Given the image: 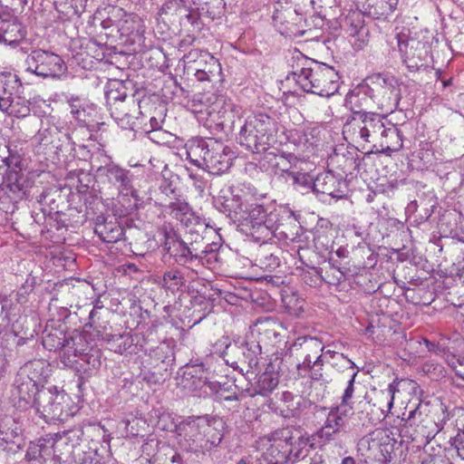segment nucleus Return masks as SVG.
I'll list each match as a JSON object with an SVG mask.
<instances>
[{
	"instance_id": "2eb2a0df",
	"label": "nucleus",
	"mask_w": 464,
	"mask_h": 464,
	"mask_svg": "<svg viewBox=\"0 0 464 464\" xmlns=\"http://www.w3.org/2000/svg\"><path fill=\"white\" fill-rule=\"evenodd\" d=\"M373 88H370L372 92H375L374 97L381 96L378 102L383 107L391 105L396 106L399 100V90L396 87V81L393 77H388L377 74L371 78Z\"/></svg>"
},
{
	"instance_id": "6e6d98bb",
	"label": "nucleus",
	"mask_w": 464,
	"mask_h": 464,
	"mask_svg": "<svg viewBox=\"0 0 464 464\" xmlns=\"http://www.w3.org/2000/svg\"><path fill=\"white\" fill-rule=\"evenodd\" d=\"M342 158L344 159V163L342 165V169L344 172L352 173L359 169L360 159L358 156L354 157L353 153L348 151L347 154H343Z\"/></svg>"
},
{
	"instance_id": "9d476101",
	"label": "nucleus",
	"mask_w": 464,
	"mask_h": 464,
	"mask_svg": "<svg viewBox=\"0 0 464 464\" xmlns=\"http://www.w3.org/2000/svg\"><path fill=\"white\" fill-rule=\"evenodd\" d=\"M215 202L218 208L231 220L242 221V215L246 207V194L239 185L221 189Z\"/></svg>"
},
{
	"instance_id": "cd10ccee",
	"label": "nucleus",
	"mask_w": 464,
	"mask_h": 464,
	"mask_svg": "<svg viewBox=\"0 0 464 464\" xmlns=\"http://www.w3.org/2000/svg\"><path fill=\"white\" fill-rule=\"evenodd\" d=\"M275 250H277L276 246L263 241L256 253V265L264 270L274 271L280 264L279 257L276 255Z\"/></svg>"
},
{
	"instance_id": "6e6552de",
	"label": "nucleus",
	"mask_w": 464,
	"mask_h": 464,
	"mask_svg": "<svg viewBox=\"0 0 464 464\" xmlns=\"http://www.w3.org/2000/svg\"><path fill=\"white\" fill-rule=\"evenodd\" d=\"M65 394L57 391L56 387H42L34 393L32 406L36 414L46 422L62 420L63 419V402Z\"/></svg>"
},
{
	"instance_id": "de8ad7c7",
	"label": "nucleus",
	"mask_w": 464,
	"mask_h": 464,
	"mask_svg": "<svg viewBox=\"0 0 464 464\" xmlns=\"http://www.w3.org/2000/svg\"><path fill=\"white\" fill-rule=\"evenodd\" d=\"M149 356L156 362H164L167 359L172 356V351L167 343H160L155 347L149 350Z\"/></svg>"
},
{
	"instance_id": "a19ab883",
	"label": "nucleus",
	"mask_w": 464,
	"mask_h": 464,
	"mask_svg": "<svg viewBox=\"0 0 464 464\" xmlns=\"http://www.w3.org/2000/svg\"><path fill=\"white\" fill-rule=\"evenodd\" d=\"M351 410L352 407L339 405L330 411L325 422L331 424L333 428L340 432L341 429L346 424L347 416Z\"/></svg>"
},
{
	"instance_id": "4be33fe9",
	"label": "nucleus",
	"mask_w": 464,
	"mask_h": 464,
	"mask_svg": "<svg viewBox=\"0 0 464 464\" xmlns=\"http://www.w3.org/2000/svg\"><path fill=\"white\" fill-rule=\"evenodd\" d=\"M111 115L121 128H131L135 116L132 112L137 111L136 101L130 96L127 102H114L110 106Z\"/></svg>"
},
{
	"instance_id": "79ce46f5",
	"label": "nucleus",
	"mask_w": 464,
	"mask_h": 464,
	"mask_svg": "<svg viewBox=\"0 0 464 464\" xmlns=\"http://www.w3.org/2000/svg\"><path fill=\"white\" fill-rule=\"evenodd\" d=\"M285 181L290 183L294 188L304 193V190L313 189L314 179L309 174L299 171H292L285 177Z\"/></svg>"
},
{
	"instance_id": "72a5a7b5",
	"label": "nucleus",
	"mask_w": 464,
	"mask_h": 464,
	"mask_svg": "<svg viewBox=\"0 0 464 464\" xmlns=\"http://www.w3.org/2000/svg\"><path fill=\"white\" fill-rule=\"evenodd\" d=\"M102 340L108 348L114 353L122 354L126 352L132 353L133 338L128 334H112L110 333H100Z\"/></svg>"
},
{
	"instance_id": "e433bc0d",
	"label": "nucleus",
	"mask_w": 464,
	"mask_h": 464,
	"mask_svg": "<svg viewBox=\"0 0 464 464\" xmlns=\"http://www.w3.org/2000/svg\"><path fill=\"white\" fill-rule=\"evenodd\" d=\"M395 386L390 383L386 389L375 392L372 405L386 416L392 410L394 401Z\"/></svg>"
},
{
	"instance_id": "412c9836",
	"label": "nucleus",
	"mask_w": 464,
	"mask_h": 464,
	"mask_svg": "<svg viewBox=\"0 0 464 464\" xmlns=\"http://www.w3.org/2000/svg\"><path fill=\"white\" fill-rule=\"evenodd\" d=\"M208 103L207 113L211 121L223 126L233 112V103L225 96L210 94L206 98Z\"/></svg>"
},
{
	"instance_id": "0eeeda50",
	"label": "nucleus",
	"mask_w": 464,
	"mask_h": 464,
	"mask_svg": "<svg viewBox=\"0 0 464 464\" xmlns=\"http://www.w3.org/2000/svg\"><path fill=\"white\" fill-rule=\"evenodd\" d=\"M207 231V224L199 219L192 226L187 227L183 237L184 244L188 248L187 251L202 265L210 264L212 260H216L215 249L206 238Z\"/></svg>"
},
{
	"instance_id": "7c9ffc66",
	"label": "nucleus",
	"mask_w": 464,
	"mask_h": 464,
	"mask_svg": "<svg viewBox=\"0 0 464 464\" xmlns=\"http://www.w3.org/2000/svg\"><path fill=\"white\" fill-rule=\"evenodd\" d=\"M346 33L353 38L352 44L356 50H362L368 44L369 30L366 28L362 21L357 17L356 19L349 17L346 19Z\"/></svg>"
},
{
	"instance_id": "ddd939ff",
	"label": "nucleus",
	"mask_w": 464,
	"mask_h": 464,
	"mask_svg": "<svg viewBox=\"0 0 464 464\" xmlns=\"http://www.w3.org/2000/svg\"><path fill=\"white\" fill-rule=\"evenodd\" d=\"M324 351V345L320 340L310 336H300L295 339L291 346V352L303 357V362L297 364V374L304 377L312 357L317 358Z\"/></svg>"
},
{
	"instance_id": "09e8293b",
	"label": "nucleus",
	"mask_w": 464,
	"mask_h": 464,
	"mask_svg": "<svg viewBox=\"0 0 464 464\" xmlns=\"http://www.w3.org/2000/svg\"><path fill=\"white\" fill-rule=\"evenodd\" d=\"M203 428H205V430H206V435H205L206 449H204V451H205V450H209L213 447L218 446L222 440V435L208 423H203Z\"/></svg>"
},
{
	"instance_id": "e2e57ef3",
	"label": "nucleus",
	"mask_w": 464,
	"mask_h": 464,
	"mask_svg": "<svg viewBox=\"0 0 464 464\" xmlns=\"http://www.w3.org/2000/svg\"><path fill=\"white\" fill-rule=\"evenodd\" d=\"M313 275H304L303 279L309 285H316L322 282V276L316 270H313Z\"/></svg>"
},
{
	"instance_id": "393cba45",
	"label": "nucleus",
	"mask_w": 464,
	"mask_h": 464,
	"mask_svg": "<svg viewBox=\"0 0 464 464\" xmlns=\"http://www.w3.org/2000/svg\"><path fill=\"white\" fill-rule=\"evenodd\" d=\"M21 24L14 20L4 19L0 15V44L16 45L24 38Z\"/></svg>"
},
{
	"instance_id": "6ab92c4d",
	"label": "nucleus",
	"mask_w": 464,
	"mask_h": 464,
	"mask_svg": "<svg viewBox=\"0 0 464 464\" xmlns=\"http://www.w3.org/2000/svg\"><path fill=\"white\" fill-rule=\"evenodd\" d=\"M298 159L292 153H276L274 151H266L262 160V166L266 170L271 169L276 174H285L288 176L296 167Z\"/></svg>"
},
{
	"instance_id": "aec40b11",
	"label": "nucleus",
	"mask_w": 464,
	"mask_h": 464,
	"mask_svg": "<svg viewBox=\"0 0 464 464\" xmlns=\"http://www.w3.org/2000/svg\"><path fill=\"white\" fill-rule=\"evenodd\" d=\"M356 7L373 19H385L397 8L399 0H353Z\"/></svg>"
},
{
	"instance_id": "37998d69",
	"label": "nucleus",
	"mask_w": 464,
	"mask_h": 464,
	"mask_svg": "<svg viewBox=\"0 0 464 464\" xmlns=\"http://www.w3.org/2000/svg\"><path fill=\"white\" fill-rule=\"evenodd\" d=\"M291 140L303 152L314 146V136L310 130H295L291 133Z\"/></svg>"
},
{
	"instance_id": "39448f33",
	"label": "nucleus",
	"mask_w": 464,
	"mask_h": 464,
	"mask_svg": "<svg viewBox=\"0 0 464 464\" xmlns=\"http://www.w3.org/2000/svg\"><path fill=\"white\" fill-rule=\"evenodd\" d=\"M242 216V221H246L250 235L256 241L270 239L278 228L279 214L276 211L267 213L262 205H246Z\"/></svg>"
},
{
	"instance_id": "2f4dec72",
	"label": "nucleus",
	"mask_w": 464,
	"mask_h": 464,
	"mask_svg": "<svg viewBox=\"0 0 464 464\" xmlns=\"http://www.w3.org/2000/svg\"><path fill=\"white\" fill-rule=\"evenodd\" d=\"M0 110L13 117L25 118L30 114L31 102L24 97L16 94L14 98L0 103Z\"/></svg>"
},
{
	"instance_id": "ea45409f",
	"label": "nucleus",
	"mask_w": 464,
	"mask_h": 464,
	"mask_svg": "<svg viewBox=\"0 0 464 464\" xmlns=\"http://www.w3.org/2000/svg\"><path fill=\"white\" fill-rule=\"evenodd\" d=\"M21 84L16 76L8 74H0V103L10 100L18 94V89Z\"/></svg>"
},
{
	"instance_id": "0e129e2a",
	"label": "nucleus",
	"mask_w": 464,
	"mask_h": 464,
	"mask_svg": "<svg viewBox=\"0 0 464 464\" xmlns=\"http://www.w3.org/2000/svg\"><path fill=\"white\" fill-rule=\"evenodd\" d=\"M102 306H100V304H96L93 309L92 310V312L90 313V324L92 326L94 327V329L98 332V333H101V331L99 330V328L101 327V325L98 324L97 320H96V315H97V309L101 308Z\"/></svg>"
},
{
	"instance_id": "774afa93",
	"label": "nucleus",
	"mask_w": 464,
	"mask_h": 464,
	"mask_svg": "<svg viewBox=\"0 0 464 464\" xmlns=\"http://www.w3.org/2000/svg\"><path fill=\"white\" fill-rule=\"evenodd\" d=\"M9 188L11 191L17 194L18 198H22L24 194L23 186L19 184L17 179H15V182L9 185Z\"/></svg>"
},
{
	"instance_id": "58836bf2",
	"label": "nucleus",
	"mask_w": 464,
	"mask_h": 464,
	"mask_svg": "<svg viewBox=\"0 0 464 464\" xmlns=\"http://www.w3.org/2000/svg\"><path fill=\"white\" fill-rule=\"evenodd\" d=\"M278 383V372L266 371L258 376L254 388L255 393L266 396L277 387Z\"/></svg>"
},
{
	"instance_id": "c03bdc74",
	"label": "nucleus",
	"mask_w": 464,
	"mask_h": 464,
	"mask_svg": "<svg viewBox=\"0 0 464 464\" xmlns=\"http://www.w3.org/2000/svg\"><path fill=\"white\" fill-rule=\"evenodd\" d=\"M18 373L25 374L28 380L34 381L39 384L44 373V362L41 361L29 362L20 369Z\"/></svg>"
},
{
	"instance_id": "8fccbe9b",
	"label": "nucleus",
	"mask_w": 464,
	"mask_h": 464,
	"mask_svg": "<svg viewBox=\"0 0 464 464\" xmlns=\"http://www.w3.org/2000/svg\"><path fill=\"white\" fill-rule=\"evenodd\" d=\"M309 372V377L313 381H322L324 382H327L328 380L324 376V369H323V361L321 359V355H318L315 361L310 363L306 373Z\"/></svg>"
},
{
	"instance_id": "f257e3e1",
	"label": "nucleus",
	"mask_w": 464,
	"mask_h": 464,
	"mask_svg": "<svg viewBox=\"0 0 464 464\" xmlns=\"http://www.w3.org/2000/svg\"><path fill=\"white\" fill-rule=\"evenodd\" d=\"M305 63L293 72V78L306 92L330 97L339 89V75L334 67L314 60L304 59Z\"/></svg>"
},
{
	"instance_id": "f03ea898",
	"label": "nucleus",
	"mask_w": 464,
	"mask_h": 464,
	"mask_svg": "<svg viewBox=\"0 0 464 464\" xmlns=\"http://www.w3.org/2000/svg\"><path fill=\"white\" fill-rule=\"evenodd\" d=\"M277 121L265 112L248 115L240 128L237 141L254 153L266 152L276 140Z\"/></svg>"
},
{
	"instance_id": "3c124183",
	"label": "nucleus",
	"mask_w": 464,
	"mask_h": 464,
	"mask_svg": "<svg viewBox=\"0 0 464 464\" xmlns=\"http://www.w3.org/2000/svg\"><path fill=\"white\" fill-rule=\"evenodd\" d=\"M424 344L429 352L433 353L448 356L450 354V347L448 346L447 341L444 339L440 340L437 343H432L427 339L423 340Z\"/></svg>"
},
{
	"instance_id": "7ed1b4c3",
	"label": "nucleus",
	"mask_w": 464,
	"mask_h": 464,
	"mask_svg": "<svg viewBox=\"0 0 464 464\" xmlns=\"http://www.w3.org/2000/svg\"><path fill=\"white\" fill-rule=\"evenodd\" d=\"M381 115L370 111H357L347 116L343 126V139L354 147L365 149L376 141L381 127Z\"/></svg>"
},
{
	"instance_id": "c85d7f7f",
	"label": "nucleus",
	"mask_w": 464,
	"mask_h": 464,
	"mask_svg": "<svg viewBox=\"0 0 464 464\" xmlns=\"http://www.w3.org/2000/svg\"><path fill=\"white\" fill-rule=\"evenodd\" d=\"M370 87L368 85L358 86L349 92L345 97V105L352 111H365L364 108L370 107L371 99L368 97Z\"/></svg>"
},
{
	"instance_id": "c9c22d12",
	"label": "nucleus",
	"mask_w": 464,
	"mask_h": 464,
	"mask_svg": "<svg viewBox=\"0 0 464 464\" xmlns=\"http://www.w3.org/2000/svg\"><path fill=\"white\" fill-rule=\"evenodd\" d=\"M135 18L136 15L127 14L122 8L113 7L110 21L117 26L121 34H129L135 29Z\"/></svg>"
},
{
	"instance_id": "13d9d810",
	"label": "nucleus",
	"mask_w": 464,
	"mask_h": 464,
	"mask_svg": "<svg viewBox=\"0 0 464 464\" xmlns=\"http://www.w3.org/2000/svg\"><path fill=\"white\" fill-rule=\"evenodd\" d=\"M338 433L339 431L333 428L331 424L324 422V426L317 431V436L326 442L334 440L335 435Z\"/></svg>"
},
{
	"instance_id": "1a4fd4ad",
	"label": "nucleus",
	"mask_w": 464,
	"mask_h": 464,
	"mask_svg": "<svg viewBox=\"0 0 464 464\" xmlns=\"http://www.w3.org/2000/svg\"><path fill=\"white\" fill-rule=\"evenodd\" d=\"M26 70L43 78H59L67 67L58 54L37 49L32 51L25 60Z\"/></svg>"
},
{
	"instance_id": "423d86ee",
	"label": "nucleus",
	"mask_w": 464,
	"mask_h": 464,
	"mask_svg": "<svg viewBox=\"0 0 464 464\" xmlns=\"http://www.w3.org/2000/svg\"><path fill=\"white\" fill-rule=\"evenodd\" d=\"M225 349L221 352V356L232 367H237L238 364H246L252 369L258 363L257 355L261 352L259 342L256 341H234L229 342L227 337H222L216 343V347Z\"/></svg>"
},
{
	"instance_id": "4d7b16f0",
	"label": "nucleus",
	"mask_w": 464,
	"mask_h": 464,
	"mask_svg": "<svg viewBox=\"0 0 464 464\" xmlns=\"http://www.w3.org/2000/svg\"><path fill=\"white\" fill-rule=\"evenodd\" d=\"M1 304V316L4 321H6L7 323L11 321L13 311L14 310L16 304H14V302L11 299H8L7 297H4L0 300Z\"/></svg>"
},
{
	"instance_id": "4468645a",
	"label": "nucleus",
	"mask_w": 464,
	"mask_h": 464,
	"mask_svg": "<svg viewBox=\"0 0 464 464\" xmlns=\"http://www.w3.org/2000/svg\"><path fill=\"white\" fill-rule=\"evenodd\" d=\"M233 159L234 153L227 146L212 140L204 169L213 175H220L231 167Z\"/></svg>"
},
{
	"instance_id": "49530a36",
	"label": "nucleus",
	"mask_w": 464,
	"mask_h": 464,
	"mask_svg": "<svg viewBox=\"0 0 464 464\" xmlns=\"http://www.w3.org/2000/svg\"><path fill=\"white\" fill-rule=\"evenodd\" d=\"M183 285V277L177 271H168L163 275L162 285L168 290L174 292Z\"/></svg>"
},
{
	"instance_id": "4c0bfd02",
	"label": "nucleus",
	"mask_w": 464,
	"mask_h": 464,
	"mask_svg": "<svg viewBox=\"0 0 464 464\" xmlns=\"http://www.w3.org/2000/svg\"><path fill=\"white\" fill-rule=\"evenodd\" d=\"M166 249L171 256L175 257L176 262L179 265H186L196 261L192 255L187 251L188 248L184 244L183 238L167 242Z\"/></svg>"
},
{
	"instance_id": "864d4df0",
	"label": "nucleus",
	"mask_w": 464,
	"mask_h": 464,
	"mask_svg": "<svg viewBox=\"0 0 464 464\" xmlns=\"http://www.w3.org/2000/svg\"><path fill=\"white\" fill-rule=\"evenodd\" d=\"M446 362L456 374L464 380V357L450 354L447 356Z\"/></svg>"
},
{
	"instance_id": "5701e85b",
	"label": "nucleus",
	"mask_w": 464,
	"mask_h": 464,
	"mask_svg": "<svg viewBox=\"0 0 464 464\" xmlns=\"http://www.w3.org/2000/svg\"><path fill=\"white\" fill-rule=\"evenodd\" d=\"M38 384L30 381L24 373H17L13 389V395L19 399L20 407L33 403L34 393L39 391Z\"/></svg>"
},
{
	"instance_id": "473e14b6",
	"label": "nucleus",
	"mask_w": 464,
	"mask_h": 464,
	"mask_svg": "<svg viewBox=\"0 0 464 464\" xmlns=\"http://www.w3.org/2000/svg\"><path fill=\"white\" fill-rule=\"evenodd\" d=\"M94 232L103 242L110 244L120 241L124 235L120 224L111 220L97 224Z\"/></svg>"
},
{
	"instance_id": "dca6fc26",
	"label": "nucleus",
	"mask_w": 464,
	"mask_h": 464,
	"mask_svg": "<svg viewBox=\"0 0 464 464\" xmlns=\"http://www.w3.org/2000/svg\"><path fill=\"white\" fill-rule=\"evenodd\" d=\"M100 171L106 176L111 184L118 188L120 193L133 198L137 197V191L132 187L131 175L129 170L111 163L100 168Z\"/></svg>"
},
{
	"instance_id": "052dcab7",
	"label": "nucleus",
	"mask_w": 464,
	"mask_h": 464,
	"mask_svg": "<svg viewBox=\"0 0 464 464\" xmlns=\"http://www.w3.org/2000/svg\"><path fill=\"white\" fill-rule=\"evenodd\" d=\"M356 375H357V372H353L352 373L351 378L348 381L347 387L345 388L344 392L343 394L342 403L340 405H345L347 407H350L349 401L352 399V397L353 395V392H354L353 383H354V379H355Z\"/></svg>"
},
{
	"instance_id": "b1692460",
	"label": "nucleus",
	"mask_w": 464,
	"mask_h": 464,
	"mask_svg": "<svg viewBox=\"0 0 464 464\" xmlns=\"http://www.w3.org/2000/svg\"><path fill=\"white\" fill-rule=\"evenodd\" d=\"M213 139L208 140L197 139L191 140L187 146V157L190 163L204 169L207 158L210 153V145Z\"/></svg>"
},
{
	"instance_id": "69168bd1",
	"label": "nucleus",
	"mask_w": 464,
	"mask_h": 464,
	"mask_svg": "<svg viewBox=\"0 0 464 464\" xmlns=\"http://www.w3.org/2000/svg\"><path fill=\"white\" fill-rule=\"evenodd\" d=\"M160 191L166 196L175 195L176 188L172 187L170 182L164 180L160 186Z\"/></svg>"
},
{
	"instance_id": "c756f323",
	"label": "nucleus",
	"mask_w": 464,
	"mask_h": 464,
	"mask_svg": "<svg viewBox=\"0 0 464 464\" xmlns=\"http://www.w3.org/2000/svg\"><path fill=\"white\" fill-rule=\"evenodd\" d=\"M200 57L201 58L198 61V63L204 62L205 65L202 68L196 69V79L199 82H212L217 80L221 72V67L218 61L208 53H201Z\"/></svg>"
},
{
	"instance_id": "338daca9",
	"label": "nucleus",
	"mask_w": 464,
	"mask_h": 464,
	"mask_svg": "<svg viewBox=\"0 0 464 464\" xmlns=\"http://www.w3.org/2000/svg\"><path fill=\"white\" fill-rule=\"evenodd\" d=\"M36 448H39V458L45 459L46 456H49L51 454L50 449L47 448L41 440H39V443L34 447V449Z\"/></svg>"
},
{
	"instance_id": "f3484780",
	"label": "nucleus",
	"mask_w": 464,
	"mask_h": 464,
	"mask_svg": "<svg viewBox=\"0 0 464 464\" xmlns=\"http://www.w3.org/2000/svg\"><path fill=\"white\" fill-rule=\"evenodd\" d=\"M345 189V181L338 179L330 171L318 174L314 179L313 190L316 193L341 198L344 196Z\"/></svg>"
},
{
	"instance_id": "f8f14e48",
	"label": "nucleus",
	"mask_w": 464,
	"mask_h": 464,
	"mask_svg": "<svg viewBox=\"0 0 464 464\" xmlns=\"http://www.w3.org/2000/svg\"><path fill=\"white\" fill-rule=\"evenodd\" d=\"M293 436L290 429L276 430L271 443L263 453V458L268 464H285L292 453Z\"/></svg>"
},
{
	"instance_id": "603ef678",
	"label": "nucleus",
	"mask_w": 464,
	"mask_h": 464,
	"mask_svg": "<svg viewBox=\"0 0 464 464\" xmlns=\"http://www.w3.org/2000/svg\"><path fill=\"white\" fill-rule=\"evenodd\" d=\"M63 343V337L58 336L57 334L49 333L43 337V345L49 351H60Z\"/></svg>"
},
{
	"instance_id": "a211bd4d",
	"label": "nucleus",
	"mask_w": 464,
	"mask_h": 464,
	"mask_svg": "<svg viewBox=\"0 0 464 464\" xmlns=\"http://www.w3.org/2000/svg\"><path fill=\"white\" fill-rule=\"evenodd\" d=\"M379 135L374 141L373 147H380L382 151H398L402 148V139L398 128L391 123H385L384 119L381 117V127Z\"/></svg>"
},
{
	"instance_id": "bb28decb",
	"label": "nucleus",
	"mask_w": 464,
	"mask_h": 464,
	"mask_svg": "<svg viewBox=\"0 0 464 464\" xmlns=\"http://www.w3.org/2000/svg\"><path fill=\"white\" fill-rule=\"evenodd\" d=\"M168 213L179 220L186 227L192 226L200 218L195 215L189 205L183 200L176 199L168 205Z\"/></svg>"
},
{
	"instance_id": "680f3d73",
	"label": "nucleus",
	"mask_w": 464,
	"mask_h": 464,
	"mask_svg": "<svg viewBox=\"0 0 464 464\" xmlns=\"http://www.w3.org/2000/svg\"><path fill=\"white\" fill-rule=\"evenodd\" d=\"M301 444H305L304 441H299L298 443V449L296 450H294V443L292 444V453L291 457H289L288 461H295L298 459H304L308 452V450L305 447H301Z\"/></svg>"
},
{
	"instance_id": "a878e982",
	"label": "nucleus",
	"mask_w": 464,
	"mask_h": 464,
	"mask_svg": "<svg viewBox=\"0 0 464 464\" xmlns=\"http://www.w3.org/2000/svg\"><path fill=\"white\" fill-rule=\"evenodd\" d=\"M442 419L440 421V430L450 431V429L457 430L456 436L450 438L451 445L457 449L460 445L464 446V423L459 419H455L454 412H449L446 408H442Z\"/></svg>"
},
{
	"instance_id": "20e7f679",
	"label": "nucleus",
	"mask_w": 464,
	"mask_h": 464,
	"mask_svg": "<svg viewBox=\"0 0 464 464\" xmlns=\"http://www.w3.org/2000/svg\"><path fill=\"white\" fill-rule=\"evenodd\" d=\"M398 48L403 63L411 72L419 70L426 61L430 46L423 36L410 29H403L397 34Z\"/></svg>"
},
{
	"instance_id": "a18cd8bd",
	"label": "nucleus",
	"mask_w": 464,
	"mask_h": 464,
	"mask_svg": "<svg viewBox=\"0 0 464 464\" xmlns=\"http://www.w3.org/2000/svg\"><path fill=\"white\" fill-rule=\"evenodd\" d=\"M129 98L125 86L120 82H118L117 88H111L106 92V99L109 106H111V104L113 105L114 102H127Z\"/></svg>"
},
{
	"instance_id": "bf43d9fd",
	"label": "nucleus",
	"mask_w": 464,
	"mask_h": 464,
	"mask_svg": "<svg viewBox=\"0 0 464 464\" xmlns=\"http://www.w3.org/2000/svg\"><path fill=\"white\" fill-rule=\"evenodd\" d=\"M278 324L275 322L268 323L267 327L264 330L263 333L260 334L261 338H266L270 341L277 342V339L280 337V333L277 331Z\"/></svg>"
},
{
	"instance_id": "9b49d317",
	"label": "nucleus",
	"mask_w": 464,
	"mask_h": 464,
	"mask_svg": "<svg viewBox=\"0 0 464 464\" xmlns=\"http://www.w3.org/2000/svg\"><path fill=\"white\" fill-rule=\"evenodd\" d=\"M203 423L206 422L200 419L189 420L177 427L178 440L181 448L193 452L204 451L206 430Z\"/></svg>"
},
{
	"instance_id": "f704fd0d",
	"label": "nucleus",
	"mask_w": 464,
	"mask_h": 464,
	"mask_svg": "<svg viewBox=\"0 0 464 464\" xmlns=\"http://www.w3.org/2000/svg\"><path fill=\"white\" fill-rule=\"evenodd\" d=\"M82 337L66 338L63 336V343L60 350V358L64 366L70 367L76 362L75 358L82 355V350L77 347Z\"/></svg>"
},
{
	"instance_id": "5fc2aeb1",
	"label": "nucleus",
	"mask_w": 464,
	"mask_h": 464,
	"mask_svg": "<svg viewBox=\"0 0 464 464\" xmlns=\"http://www.w3.org/2000/svg\"><path fill=\"white\" fill-rule=\"evenodd\" d=\"M68 104L70 108L71 114L78 120H81L82 114H84V106L81 101V99L77 96H71L68 99Z\"/></svg>"
}]
</instances>
